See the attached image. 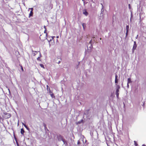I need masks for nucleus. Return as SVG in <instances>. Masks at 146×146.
<instances>
[{
	"mask_svg": "<svg viewBox=\"0 0 146 146\" xmlns=\"http://www.w3.org/2000/svg\"><path fill=\"white\" fill-rule=\"evenodd\" d=\"M47 33L46 34H42L40 36V39L42 41H43L47 39Z\"/></svg>",
	"mask_w": 146,
	"mask_h": 146,
	"instance_id": "nucleus-1",
	"label": "nucleus"
},
{
	"mask_svg": "<svg viewBox=\"0 0 146 146\" xmlns=\"http://www.w3.org/2000/svg\"><path fill=\"white\" fill-rule=\"evenodd\" d=\"M83 13L86 16H87L88 14V12H87L86 10V9L83 10Z\"/></svg>",
	"mask_w": 146,
	"mask_h": 146,
	"instance_id": "nucleus-2",
	"label": "nucleus"
},
{
	"mask_svg": "<svg viewBox=\"0 0 146 146\" xmlns=\"http://www.w3.org/2000/svg\"><path fill=\"white\" fill-rule=\"evenodd\" d=\"M49 93L51 96L52 98H55V96H54V94H53L52 92L50 90L49 92Z\"/></svg>",
	"mask_w": 146,
	"mask_h": 146,
	"instance_id": "nucleus-3",
	"label": "nucleus"
},
{
	"mask_svg": "<svg viewBox=\"0 0 146 146\" xmlns=\"http://www.w3.org/2000/svg\"><path fill=\"white\" fill-rule=\"evenodd\" d=\"M118 79H117V74L115 75V84H117L118 83Z\"/></svg>",
	"mask_w": 146,
	"mask_h": 146,
	"instance_id": "nucleus-4",
	"label": "nucleus"
},
{
	"mask_svg": "<svg viewBox=\"0 0 146 146\" xmlns=\"http://www.w3.org/2000/svg\"><path fill=\"white\" fill-rule=\"evenodd\" d=\"M137 46V44H133V46L132 49L133 52H134V50L136 49Z\"/></svg>",
	"mask_w": 146,
	"mask_h": 146,
	"instance_id": "nucleus-5",
	"label": "nucleus"
},
{
	"mask_svg": "<svg viewBox=\"0 0 146 146\" xmlns=\"http://www.w3.org/2000/svg\"><path fill=\"white\" fill-rule=\"evenodd\" d=\"M33 12L32 11H30V13H29V17L30 18L31 17L33 16Z\"/></svg>",
	"mask_w": 146,
	"mask_h": 146,
	"instance_id": "nucleus-6",
	"label": "nucleus"
},
{
	"mask_svg": "<svg viewBox=\"0 0 146 146\" xmlns=\"http://www.w3.org/2000/svg\"><path fill=\"white\" fill-rule=\"evenodd\" d=\"M24 132H25V131H24V130L23 128L21 129V133L23 135Z\"/></svg>",
	"mask_w": 146,
	"mask_h": 146,
	"instance_id": "nucleus-7",
	"label": "nucleus"
},
{
	"mask_svg": "<svg viewBox=\"0 0 146 146\" xmlns=\"http://www.w3.org/2000/svg\"><path fill=\"white\" fill-rule=\"evenodd\" d=\"M44 28L45 29V30L44 32V33L45 34H46V33H47V32H46L47 29H46L45 26H44Z\"/></svg>",
	"mask_w": 146,
	"mask_h": 146,
	"instance_id": "nucleus-8",
	"label": "nucleus"
},
{
	"mask_svg": "<svg viewBox=\"0 0 146 146\" xmlns=\"http://www.w3.org/2000/svg\"><path fill=\"white\" fill-rule=\"evenodd\" d=\"M82 25L83 29H84V30L85 28L86 27V24L84 23H83L82 24Z\"/></svg>",
	"mask_w": 146,
	"mask_h": 146,
	"instance_id": "nucleus-9",
	"label": "nucleus"
},
{
	"mask_svg": "<svg viewBox=\"0 0 146 146\" xmlns=\"http://www.w3.org/2000/svg\"><path fill=\"white\" fill-rule=\"evenodd\" d=\"M131 82V79L130 78H129L128 79V82L127 83H129Z\"/></svg>",
	"mask_w": 146,
	"mask_h": 146,
	"instance_id": "nucleus-10",
	"label": "nucleus"
},
{
	"mask_svg": "<svg viewBox=\"0 0 146 146\" xmlns=\"http://www.w3.org/2000/svg\"><path fill=\"white\" fill-rule=\"evenodd\" d=\"M129 25L126 26V31H128L129 30Z\"/></svg>",
	"mask_w": 146,
	"mask_h": 146,
	"instance_id": "nucleus-11",
	"label": "nucleus"
},
{
	"mask_svg": "<svg viewBox=\"0 0 146 146\" xmlns=\"http://www.w3.org/2000/svg\"><path fill=\"white\" fill-rule=\"evenodd\" d=\"M41 56V54L40 53V56L38 57L37 58V59L38 60H40V57Z\"/></svg>",
	"mask_w": 146,
	"mask_h": 146,
	"instance_id": "nucleus-12",
	"label": "nucleus"
},
{
	"mask_svg": "<svg viewBox=\"0 0 146 146\" xmlns=\"http://www.w3.org/2000/svg\"><path fill=\"white\" fill-rule=\"evenodd\" d=\"M40 65L41 67L43 68H44V65L42 64H40Z\"/></svg>",
	"mask_w": 146,
	"mask_h": 146,
	"instance_id": "nucleus-13",
	"label": "nucleus"
},
{
	"mask_svg": "<svg viewBox=\"0 0 146 146\" xmlns=\"http://www.w3.org/2000/svg\"><path fill=\"white\" fill-rule=\"evenodd\" d=\"M116 85L117 89H119L120 88V86H119L118 85H117V84Z\"/></svg>",
	"mask_w": 146,
	"mask_h": 146,
	"instance_id": "nucleus-14",
	"label": "nucleus"
},
{
	"mask_svg": "<svg viewBox=\"0 0 146 146\" xmlns=\"http://www.w3.org/2000/svg\"><path fill=\"white\" fill-rule=\"evenodd\" d=\"M134 144L135 145V146H137L138 144L137 143V142L136 141H134Z\"/></svg>",
	"mask_w": 146,
	"mask_h": 146,
	"instance_id": "nucleus-15",
	"label": "nucleus"
},
{
	"mask_svg": "<svg viewBox=\"0 0 146 146\" xmlns=\"http://www.w3.org/2000/svg\"><path fill=\"white\" fill-rule=\"evenodd\" d=\"M116 97L117 98H119V93H116Z\"/></svg>",
	"mask_w": 146,
	"mask_h": 146,
	"instance_id": "nucleus-16",
	"label": "nucleus"
},
{
	"mask_svg": "<svg viewBox=\"0 0 146 146\" xmlns=\"http://www.w3.org/2000/svg\"><path fill=\"white\" fill-rule=\"evenodd\" d=\"M23 124L26 128L27 129L28 128V127L25 124H24L23 123Z\"/></svg>",
	"mask_w": 146,
	"mask_h": 146,
	"instance_id": "nucleus-17",
	"label": "nucleus"
},
{
	"mask_svg": "<svg viewBox=\"0 0 146 146\" xmlns=\"http://www.w3.org/2000/svg\"><path fill=\"white\" fill-rule=\"evenodd\" d=\"M8 114V117H7V118H9V117H11V114H8H8Z\"/></svg>",
	"mask_w": 146,
	"mask_h": 146,
	"instance_id": "nucleus-18",
	"label": "nucleus"
},
{
	"mask_svg": "<svg viewBox=\"0 0 146 146\" xmlns=\"http://www.w3.org/2000/svg\"><path fill=\"white\" fill-rule=\"evenodd\" d=\"M119 89H116V93H119Z\"/></svg>",
	"mask_w": 146,
	"mask_h": 146,
	"instance_id": "nucleus-19",
	"label": "nucleus"
},
{
	"mask_svg": "<svg viewBox=\"0 0 146 146\" xmlns=\"http://www.w3.org/2000/svg\"><path fill=\"white\" fill-rule=\"evenodd\" d=\"M29 9H30L31 10V11H32V12H33V8H29Z\"/></svg>",
	"mask_w": 146,
	"mask_h": 146,
	"instance_id": "nucleus-20",
	"label": "nucleus"
},
{
	"mask_svg": "<svg viewBox=\"0 0 146 146\" xmlns=\"http://www.w3.org/2000/svg\"><path fill=\"white\" fill-rule=\"evenodd\" d=\"M36 53H37V52L36 51H35V53H33V55L34 56H35L36 54Z\"/></svg>",
	"mask_w": 146,
	"mask_h": 146,
	"instance_id": "nucleus-21",
	"label": "nucleus"
},
{
	"mask_svg": "<svg viewBox=\"0 0 146 146\" xmlns=\"http://www.w3.org/2000/svg\"><path fill=\"white\" fill-rule=\"evenodd\" d=\"M128 7H129V9H131V6H130V4H129L128 5Z\"/></svg>",
	"mask_w": 146,
	"mask_h": 146,
	"instance_id": "nucleus-22",
	"label": "nucleus"
},
{
	"mask_svg": "<svg viewBox=\"0 0 146 146\" xmlns=\"http://www.w3.org/2000/svg\"><path fill=\"white\" fill-rule=\"evenodd\" d=\"M128 33V31H126V36H127V35Z\"/></svg>",
	"mask_w": 146,
	"mask_h": 146,
	"instance_id": "nucleus-23",
	"label": "nucleus"
},
{
	"mask_svg": "<svg viewBox=\"0 0 146 146\" xmlns=\"http://www.w3.org/2000/svg\"><path fill=\"white\" fill-rule=\"evenodd\" d=\"M92 40H90V41L89 42V43H90V44H91V43H92Z\"/></svg>",
	"mask_w": 146,
	"mask_h": 146,
	"instance_id": "nucleus-24",
	"label": "nucleus"
},
{
	"mask_svg": "<svg viewBox=\"0 0 146 146\" xmlns=\"http://www.w3.org/2000/svg\"><path fill=\"white\" fill-rule=\"evenodd\" d=\"M61 62V61L60 60L58 62H57V63L58 64H59Z\"/></svg>",
	"mask_w": 146,
	"mask_h": 146,
	"instance_id": "nucleus-25",
	"label": "nucleus"
},
{
	"mask_svg": "<svg viewBox=\"0 0 146 146\" xmlns=\"http://www.w3.org/2000/svg\"><path fill=\"white\" fill-rule=\"evenodd\" d=\"M134 44H136V43L135 41L134 42Z\"/></svg>",
	"mask_w": 146,
	"mask_h": 146,
	"instance_id": "nucleus-26",
	"label": "nucleus"
},
{
	"mask_svg": "<svg viewBox=\"0 0 146 146\" xmlns=\"http://www.w3.org/2000/svg\"><path fill=\"white\" fill-rule=\"evenodd\" d=\"M129 83H127V87L128 88H129Z\"/></svg>",
	"mask_w": 146,
	"mask_h": 146,
	"instance_id": "nucleus-27",
	"label": "nucleus"
},
{
	"mask_svg": "<svg viewBox=\"0 0 146 146\" xmlns=\"http://www.w3.org/2000/svg\"><path fill=\"white\" fill-rule=\"evenodd\" d=\"M21 69L23 71V67L22 66H21Z\"/></svg>",
	"mask_w": 146,
	"mask_h": 146,
	"instance_id": "nucleus-28",
	"label": "nucleus"
},
{
	"mask_svg": "<svg viewBox=\"0 0 146 146\" xmlns=\"http://www.w3.org/2000/svg\"><path fill=\"white\" fill-rule=\"evenodd\" d=\"M142 146H146L145 145L143 144L142 145Z\"/></svg>",
	"mask_w": 146,
	"mask_h": 146,
	"instance_id": "nucleus-29",
	"label": "nucleus"
},
{
	"mask_svg": "<svg viewBox=\"0 0 146 146\" xmlns=\"http://www.w3.org/2000/svg\"><path fill=\"white\" fill-rule=\"evenodd\" d=\"M91 46H92V44H91Z\"/></svg>",
	"mask_w": 146,
	"mask_h": 146,
	"instance_id": "nucleus-30",
	"label": "nucleus"
},
{
	"mask_svg": "<svg viewBox=\"0 0 146 146\" xmlns=\"http://www.w3.org/2000/svg\"><path fill=\"white\" fill-rule=\"evenodd\" d=\"M100 40H101V39H102V38H100Z\"/></svg>",
	"mask_w": 146,
	"mask_h": 146,
	"instance_id": "nucleus-31",
	"label": "nucleus"
},
{
	"mask_svg": "<svg viewBox=\"0 0 146 146\" xmlns=\"http://www.w3.org/2000/svg\"><path fill=\"white\" fill-rule=\"evenodd\" d=\"M58 36H57V38H58Z\"/></svg>",
	"mask_w": 146,
	"mask_h": 146,
	"instance_id": "nucleus-32",
	"label": "nucleus"
},
{
	"mask_svg": "<svg viewBox=\"0 0 146 146\" xmlns=\"http://www.w3.org/2000/svg\"><path fill=\"white\" fill-rule=\"evenodd\" d=\"M85 0H82V1H84Z\"/></svg>",
	"mask_w": 146,
	"mask_h": 146,
	"instance_id": "nucleus-33",
	"label": "nucleus"
},
{
	"mask_svg": "<svg viewBox=\"0 0 146 146\" xmlns=\"http://www.w3.org/2000/svg\"><path fill=\"white\" fill-rule=\"evenodd\" d=\"M78 123H80V122H78Z\"/></svg>",
	"mask_w": 146,
	"mask_h": 146,
	"instance_id": "nucleus-34",
	"label": "nucleus"
},
{
	"mask_svg": "<svg viewBox=\"0 0 146 146\" xmlns=\"http://www.w3.org/2000/svg\"><path fill=\"white\" fill-rule=\"evenodd\" d=\"M78 144L79 143V142H78Z\"/></svg>",
	"mask_w": 146,
	"mask_h": 146,
	"instance_id": "nucleus-35",
	"label": "nucleus"
}]
</instances>
